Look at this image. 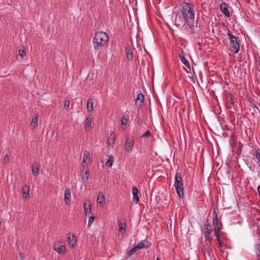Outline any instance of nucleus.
I'll use <instances>...</instances> for the list:
<instances>
[{
	"label": "nucleus",
	"instance_id": "1",
	"mask_svg": "<svg viewBox=\"0 0 260 260\" xmlns=\"http://www.w3.org/2000/svg\"><path fill=\"white\" fill-rule=\"evenodd\" d=\"M180 13L187 19V24L185 25V28L190 34H193L194 32L193 27L195 17L193 6L189 3H184L181 5Z\"/></svg>",
	"mask_w": 260,
	"mask_h": 260
},
{
	"label": "nucleus",
	"instance_id": "2",
	"mask_svg": "<svg viewBox=\"0 0 260 260\" xmlns=\"http://www.w3.org/2000/svg\"><path fill=\"white\" fill-rule=\"evenodd\" d=\"M109 36L106 32L100 31L95 33L93 39V45L95 50H100L108 42Z\"/></svg>",
	"mask_w": 260,
	"mask_h": 260
},
{
	"label": "nucleus",
	"instance_id": "3",
	"mask_svg": "<svg viewBox=\"0 0 260 260\" xmlns=\"http://www.w3.org/2000/svg\"><path fill=\"white\" fill-rule=\"evenodd\" d=\"M174 186L176 192L180 198L183 199L184 197L183 192V184L181 174L177 173L175 176Z\"/></svg>",
	"mask_w": 260,
	"mask_h": 260
},
{
	"label": "nucleus",
	"instance_id": "4",
	"mask_svg": "<svg viewBox=\"0 0 260 260\" xmlns=\"http://www.w3.org/2000/svg\"><path fill=\"white\" fill-rule=\"evenodd\" d=\"M175 15L174 21L175 24L177 26H184L185 27V25L187 24V19L179 12H173Z\"/></svg>",
	"mask_w": 260,
	"mask_h": 260
},
{
	"label": "nucleus",
	"instance_id": "5",
	"mask_svg": "<svg viewBox=\"0 0 260 260\" xmlns=\"http://www.w3.org/2000/svg\"><path fill=\"white\" fill-rule=\"evenodd\" d=\"M203 233L205 238L206 241L208 242H211L212 240L211 238V226L210 224H205L204 225V229L203 230Z\"/></svg>",
	"mask_w": 260,
	"mask_h": 260
},
{
	"label": "nucleus",
	"instance_id": "6",
	"mask_svg": "<svg viewBox=\"0 0 260 260\" xmlns=\"http://www.w3.org/2000/svg\"><path fill=\"white\" fill-rule=\"evenodd\" d=\"M228 35L229 36L230 40V45L234 48V52L237 53L239 51V45L237 42L236 37L229 32Z\"/></svg>",
	"mask_w": 260,
	"mask_h": 260
},
{
	"label": "nucleus",
	"instance_id": "7",
	"mask_svg": "<svg viewBox=\"0 0 260 260\" xmlns=\"http://www.w3.org/2000/svg\"><path fill=\"white\" fill-rule=\"evenodd\" d=\"M53 249L59 254H64L66 252V248L62 242H56L54 244Z\"/></svg>",
	"mask_w": 260,
	"mask_h": 260
},
{
	"label": "nucleus",
	"instance_id": "8",
	"mask_svg": "<svg viewBox=\"0 0 260 260\" xmlns=\"http://www.w3.org/2000/svg\"><path fill=\"white\" fill-rule=\"evenodd\" d=\"M134 140L132 138H127L125 141V150L127 152H131L133 147Z\"/></svg>",
	"mask_w": 260,
	"mask_h": 260
},
{
	"label": "nucleus",
	"instance_id": "9",
	"mask_svg": "<svg viewBox=\"0 0 260 260\" xmlns=\"http://www.w3.org/2000/svg\"><path fill=\"white\" fill-rule=\"evenodd\" d=\"M252 110L253 111L252 115L253 118H260V105L258 106L253 105L252 106Z\"/></svg>",
	"mask_w": 260,
	"mask_h": 260
},
{
	"label": "nucleus",
	"instance_id": "10",
	"mask_svg": "<svg viewBox=\"0 0 260 260\" xmlns=\"http://www.w3.org/2000/svg\"><path fill=\"white\" fill-rule=\"evenodd\" d=\"M211 242H207L206 244L203 248V250L204 252L205 255L207 254L209 257H211V253L212 252V249L210 246Z\"/></svg>",
	"mask_w": 260,
	"mask_h": 260
},
{
	"label": "nucleus",
	"instance_id": "11",
	"mask_svg": "<svg viewBox=\"0 0 260 260\" xmlns=\"http://www.w3.org/2000/svg\"><path fill=\"white\" fill-rule=\"evenodd\" d=\"M144 103V96L142 93H140L137 95V97L135 100L136 106L141 107Z\"/></svg>",
	"mask_w": 260,
	"mask_h": 260
},
{
	"label": "nucleus",
	"instance_id": "12",
	"mask_svg": "<svg viewBox=\"0 0 260 260\" xmlns=\"http://www.w3.org/2000/svg\"><path fill=\"white\" fill-rule=\"evenodd\" d=\"M151 245V243L147 241H140L138 244L136 245L137 248L138 249H140L144 248L149 247Z\"/></svg>",
	"mask_w": 260,
	"mask_h": 260
},
{
	"label": "nucleus",
	"instance_id": "13",
	"mask_svg": "<svg viewBox=\"0 0 260 260\" xmlns=\"http://www.w3.org/2000/svg\"><path fill=\"white\" fill-rule=\"evenodd\" d=\"M29 186L28 185H24L22 186V192L23 199H27L29 196Z\"/></svg>",
	"mask_w": 260,
	"mask_h": 260
},
{
	"label": "nucleus",
	"instance_id": "14",
	"mask_svg": "<svg viewBox=\"0 0 260 260\" xmlns=\"http://www.w3.org/2000/svg\"><path fill=\"white\" fill-rule=\"evenodd\" d=\"M71 197V190L70 188H67L64 191V201L66 204H70V203L71 202V200H70Z\"/></svg>",
	"mask_w": 260,
	"mask_h": 260
},
{
	"label": "nucleus",
	"instance_id": "15",
	"mask_svg": "<svg viewBox=\"0 0 260 260\" xmlns=\"http://www.w3.org/2000/svg\"><path fill=\"white\" fill-rule=\"evenodd\" d=\"M92 121V118L91 115H89L86 118L85 128L87 131H89L91 128V123Z\"/></svg>",
	"mask_w": 260,
	"mask_h": 260
},
{
	"label": "nucleus",
	"instance_id": "16",
	"mask_svg": "<svg viewBox=\"0 0 260 260\" xmlns=\"http://www.w3.org/2000/svg\"><path fill=\"white\" fill-rule=\"evenodd\" d=\"M132 192L133 194V200L135 203H137L139 201L138 196V190L136 186H133L132 188Z\"/></svg>",
	"mask_w": 260,
	"mask_h": 260
},
{
	"label": "nucleus",
	"instance_id": "17",
	"mask_svg": "<svg viewBox=\"0 0 260 260\" xmlns=\"http://www.w3.org/2000/svg\"><path fill=\"white\" fill-rule=\"evenodd\" d=\"M220 9L222 12L227 17H230V13L228 10V6L225 3H221L220 5Z\"/></svg>",
	"mask_w": 260,
	"mask_h": 260
},
{
	"label": "nucleus",
	"instance_id": "18",
	"mask_svg": "<svg viewBox=\"0 0 260 260\" xmlns=\"http://www.w3.org/2000/svg\"><path fill=\"white\" fill-rule=\"evenodd\" d=\"M213 216H214V218L213 219V226L214 228H216L217 226H221V224H218V216L217 214V213L214 209L213 211Z\"/></svg>",
	"mask_w": 260,
	"mask_h": 260
},
{
	"label": "nucleus",
	"instance_id": "19",
	"mask_svg": "<svg viewBox=\"0 0 260 260\" xmlns=\"http://www.w3.org/2000/svg\"><path fill=\"white\" fill-rule=\"evenodd\" d=\"M126 57L128 60H132L133 58V50L129 47L125 48Z\"/></svg>",
	"mask_w": 260,
	"mask_h": 260
},
{
	"label": "nucleus",
	"instance_id": "20",
	"mask_svg": "<svg viewBox=\"0 0 260 260\" xmlns=\"http://www.w3.org/2000/svg\"><path fill=\"white\" fill-rule=\"evenodd\" d=\"M97 202L102 206H103L105 203V196L102 192H100L98 196Z\"/></svg>",
	"mask_w": 260,
	"mask_h": 260
},
{
	"label": "nucleus",
	"instance_id": "21",
	"mask_svg": "<svg viewBox=\"0 0 260 260\" xmlns=\"http://www.w3.org/2000/svg\"><path fill=\"white\" fill-rule=\"evenodd\" d=\"M179 57L182 62L187 67L190 69V66L189 62L187 59H185L184 53L183 52L179 54Z\"/></svg>",
	"mask_w": 260,
	"mask_h": 260
},
{
	"label": "nucleus",
	"instance_id": "22",
	"mask_svg": "<svg viewBox=\"0 0 260 260\" xmlns=\"http://www.w3.org/2000/svg\"><path fill=\"white\" fill-rule=\"evenodd\" d=\"M115 135L113 133H111L110 135L109 136L107 143L109 145H113L115 143Z\"/></svg>",
	"mask_w": 260,
	"mask_h": 260
},
{
	"label": "nucleus",
	"instance_id": "23",
	"mask_svg": "<svg viewBox=\"0 0 260 260\" xmlns=\"http://www.w3.org/2000/svg\"><path fill=\"white\" fill-rule=\"evenodd\" d=\"M67 241L69 245L73 246L76 243V239L75 236L72 235L68 237Z\"/></svg>",
	"mask_w": 260,
	"mask_h": 260
},
{
	"label": "nucleus",
	"instance_id": "24",
	"mask_svg": "<svg viewBox=\"0 0 260 260\" xmlns=\"http://www.w3.org/2000/svg\"><path fill=\"white\" fill-rule=\"evenodd\" d=\"M87 109L91 112L93 110V101L91 99H89L87 102Z\"/></svg>",
	"mask_w": 260,
	"mask_h": 260
},
{
	"label": "nucleus",
	"instance_id": "25",
	"mask_svg": "<svg viewBox=\"0 0 260 260\" xmlns=\"http://www.w3.org/2000/svg\"><path fill=\"white\" fill-rule=\"evenodd\" d=\"M118 226H119V229H118L119 232L123 233L125 232L126 224L125 222H123L122 221H119Z\"/></svg>",
	"mask_w": 260,
	"mask_h": 260
},
{
	"label": "nucleus",
	"instance_id": "26",
	"mask_svg": "<svg viewBox=\"0 0 260 260\" xmlns=\"http://www.w3.org/2000/svg\"><path fill=\"white\" fill-rule=\"evenodd\" d=\"M127 122V118H125L124 116H122L120 121V124L122 129H125Z\"/></svg>",
	"mask_w": 260,
	"mask_h": 260
},
{
	"label": "nucleus",
	"instance_id": "27",
	"mask_svg": "<svg viewBox=\"0 0 260 260\" xmlns=\"http://www.w3.org/2000/svg\"><path fill=\"white\" fill-rule=\"evenodd\" d=\"M38 117H33L32 118L31 122H30V126L33 128L36 127L38 124Z\"/></svg>",
	"mask_w": 260,
	"mask_h": 260
},
{
	"label": "nucleus",
	"instance_id": "28",
	"mask_svg": "<svg viewBox=\"0 0 260 260\" xmlns=\"http://www.w3.org/2000/svg\"><path fill=\"white\" fill-rule=\"evenodd\" d=\"M114 161V157L113 155H110L108 156V158L107 161H106V165L109 167H111L113 165V162Z\"/></svg>",
	"mask_w": 260,
	"mask_h": 260
},
{
	"label": "nucleus",
	"instance_id": "29",
	"mask_svg": "<svg viewBox=\"0 0 260 260\" xmlns=\"http://www.w3.org/2000/svg\"><path fill=\"white\" fill-rule=\"evenodd\" d=\"M89 159V153L87 151H85L84 152L82 161L83 163H85L87 162L88 160Z\"/></svg>",
	"mask_w": 260,
	"mask_h": 260
},
{
	"label": "nucleus",
	"instance_id": "30",
	"mask_svg": "<svg viewBox=\"0 0 260 260\" xmlns=\"http://www.w3.org/2000/svg\"><path fill=\"white\" fill-rule=\"evenodd\" d=\"M254 156L256 159H257V164L260 166V150H256L254 152Z\"/></svg>",
	"mask_w": 260,
	"mask_h": 260
},
{
	"label": "nucleus",
	"instance_id": "31",
	"mask_svg": "<svg viewBox=\"0 0 260 260\" xmlns=\"http://www.w3.org/2000/svg\"><path fill=\"white\" fill-rule=\"evenodd\" d=\"M84 209L85 211V214L86 215L89 214L91 212V205H87L86 203L84 204Z\"/></svg>",
	"mask_w": 260,
	"mask_h": 260
},
{
	"label": "nucleus",
	"instance_id": "32",
	"mask_svg": "<svg viewBox=\"0 0 260 260\" xmlns=\"http://www.w3.org/2000/svg\"><path fill=\"white\" fill-rule=\"evenodd\" d=\"M89 171H86L85 173L82 175V178L83 181L86 182L87 181L89 178Z\"/></svg>",
	"mask_w": 260,
	"mask_h": 260
},
{
	"label": "nucleus",
	"instance_id": "33",
	"mask_svg": "<svg viewBox=\"0 0 260 260\" xmlns=\"http://www.w3.org/2000/svg\"><path fill=\"white\" fill-rule=\"evenodd\" d=\"M138 250L136 245L130 249L127 252V255H132L134 252H136Z\"/></svg>",
	"mask_w": 260,
	"mask_h": 260
},
{
	"label": "nucleus",
	"instance_id": "34",
	"mask_svg": "<svg viewBox=\"0 0 260 260\" xmlns=\"http://www.w3.org/2000/svg\"><path fill=\"white\" fill-rule=\"evenodd\" d=\"M18 53L19 55L21 57L22 59H23L26 55V52L24 49H19Z\"/></svg>",
	"mask_w": 260,
	"mask_h": 260
},
{
	"label": "nucleus",
	"instance_id": "35",
	"mask_svg": "<svg viewBox=\"0 0 260 260\" xmlns=\"http://www.w3.org/2000/svg\"><path fill=\"white\" fill-rule=\"evenodd\" d=\"M256 256L258 260H260V245L258 244L256 246Z\"/></svg>",
	"mask_w": 260,
	"mask_h": 260
},
{
	"label": "nucleus",
	"instance_id": "36",
	"mask_svg": "<svg viewBox=\"0 0 260 260\" xmlns=\"http://www.w3.org/2000/svg\"><path fill=\"white\" fill-rule=\"evenodd\" d=\"M39 167H32V172L34 175H37L39 173Z\"/></svg>",
	"mask_w": 260,
	"mask_h": 260
},
{
	"label": "nucleus",
	"instance_id": "37",
	"mask_svg": "<svg viewBox=\"0 0 260 260\" xmlns=\"http://www.w3.org/2000/svg\"><path fill=\"white\" fill-rule=\"evenodd\" d=\"M94 216H90L89 217V219H88V226H90V225L92 224V223H93L94 220Z\"/></svg>",
	"mask_w": 260,
	"mask_h": 260
},
{
	"label": "nucleus",
	"instance_id": "38",
	"mask_svg": "<svg viewBox=\"0 0 260 260\" xmlns=\"http://www.w3.org/2000/svg\"><path fill=\"white\" fill-rule=\"evenodd\" d=\"M151 136V134L150 133V131L149 130L146 131L144 134L143 135L142 137L143 138H147Z\"/></svg>",
	"mask_w": 260,
	"mask_h": 260
},
{
	"label": "nucleus",
	"instance_id": "39",
	"mask_svg": "<svg viewBox=\"0 0 260 260\" xmlns=\"http://www.w3.org/2000/svg\"><path fill=\"white\" fill-rule=\"evenodd\" d=\"M70 106V101L66 100L64 103V107L66 109L68 110Z\"/></svg>",
	"mask_w": 260,
	"mask_h": 260
},
{
	"label": "nucleus",
	"instance_id": "40",
	"mask_svg": "<svg viewBox=\"0 0 260 260\" xmlns=\"http://www.w3.org/2000/svg\"><path fill=\"white\" fill-rule=\"evenodd\" d=\"M10 161V159L9 156L7 154H6L4 157V161L5 163H8Z\"/></svg>",
	"mask_w": 260,
	"mask_h": 260
},
{
	"label": "nucleus",
	"instance_id": "41",
	"mask_svg": "<svg viewBox=\"0 0 260 260\" xmlns=\"http://www.w3.org/2000/svg\"><path fill=\"white\" fill-rule=\"evenodd\" d=\"M221 228H222V225L221 224V226H217L216 228H214L215 233L217 232V233H219V232H220Z\"/></svg>",
	"mask_w": 260,
	"mask_h": 260
},
{
	"label": "nucleus",
	"instance_id": "42",
	"mask_svg": "<svg viewBox=\"0 0 260 260\" xmlns=\"http://www.w3.org/2000/svg\"><path fill=\"white\" fill-rule=\"evenodd\" d=\"M215 236L216 237L217 240H218L219 243H220V238H219V234L217 233V232H215Z\"/></svg>",
	"mask_w": 260,
	"mask_h": 260
},
{
	"label": "nucleus",
	"instance_id": "43",
	"mask_svg": "<svg viewBox=\"0 0 260 260\" xmlns=\"http://www.w3.org/2000/svg\"><path fill=\"white\" fill-rule=\"evenodd\" d=\"M142 119H139L138 120V122L139 124H141V122H142Z\"/></svg>",
	"mask_w": 260,
	"mask_h": 260
},
{
	"label": "nucleus",
	"instance_id": "44",
	"mask_svg": "<svg viewBox=\"0 0 260 260\" xmlns=\"http://www.w3.org/2000/svg\"><path fill=\"white\" fill-rule=\"evenodd\" d=\"M156 260H160V259H159V258L158 257H157Z\"/></svg>",
	"mask_w": 260,
	"mask_h": 260
}]
</instances>
